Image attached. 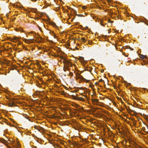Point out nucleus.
Listing matches in <instances>:
<instances>
[{"instance_id": "nucleus-21", "label": "nucleus", "mask_w": 148, "mask_h": 148, "mask_svg": "<svg viewBox=\"0 0 148 148\" xmlns=\"http://www.w3.org/2000/svg\"><path fill=\"white\" fill-rule=\"evenodd\" d=\"M113 22V21H111V23H112Z\"/></svg>"}, {"instance_id": "nucleus-20", "label": "nucleus", "mask_w": 148, "mask_h": 148, "mask_svg": "<svg viewBox=\"0 0 148 148\" xmlns=\"http://www.w3.org/2000/svg\"><path fill=\"white\" fill-rule=\"evenodd\" d=\"M83 96H84L85 97H86V95H83Z\"/></svg>"}, {"instance_id": "nucleus-10", "label": "nucleus", "mask_w": 148, "mask_h": 148, "mask_svg": "<svg viewBox=\"0 0 148 148\" xmlns=\"http://www.w3.org/2000/svg\"><path fill=\"white\" fill-rule=\"evenodd\" d=\"M63 69L64 71H66L67 70H69L68 67H67V66H64Z\"/></svg>"}, {"instance_id": "nucleus-15", "label": "nucleus", "mask_w": 148, "mask_h": 148, "mask_svg": "<svg viewBox=\"0 0 148 148\" xmlns=\"http://www.w3.org/2000/svg\"><path fill=\"white\" fill-rule=\"evenodd\" d=\"M88 44L89 45H91L92 44V42L91 41H88Z\"/></svg>"}, {"instance_id": "nucleus-8", "label": "nucleus", "mask_w": 148, "mask_h": 148, "mask_svg": "<svg viewBox=\"0 0 148 148\" xmlns=\"http://www.w3.org/2000/svg\"><path fill=\"white\" fill-rule=\"evenodd\" d=\"M3 140L4 142V141H6L7 142V143H12V140H9L8 139H7V140H5L4 139L3 140H2V141Z\"/></svg>"}, {"instance_id": "nucleus-22", "label": "nucleus", "mask_w": 148, "mask_h": 148, "mask_svg": "<svg viewBox=\"0 0 148 148\" xmlns=\"http://www.w3.org/2000/svg\"><path fill=\"white\" fill-rule=\"evenodd\" d=\"M75 92H77V90H75Z\"/></svg>"}, {"instance_id": "nucleus-3", "label": "nucleus", "mask_w": 148, "mask_h": 148, "mask_svg": "<svg viewBox=\"0 0 148 148\" xmlns=\"http://www.w3.org/2000/svg\"><path fill=\"white\" fill-rule=\"evenodd\" d=\"M93 103L97 105H99L100 102L99 101L98 99H93L91 100Z\"/></svg>"}, {"instance_id": "nucleus-11", "label": "nucleus", "mask_w": 148, "mask_h": 148, "mask_svg": "<svg viewBox=\"0 0 148 148\" xmlns=\"http://www.w3.org/2000/svg\"><path fill=\"white\" fill-rule=\"evenodd\" d=\"M81 40L82 41L84 42H86V39L84 37H82L81 38Z\"/></svg>"}, {"instance_id": "nucleus-7", "label": "nucleus", "mask_w": 148, "mask_h": 148, "mask_svg": "<svg viewBox=\"0 0 148 148\" xmlns=\"http://www.w3.org/2000/svg\"><path fill=\"white\" fill-rule=\"evenodd\" d=\"M80 61H81V62L82 63H83V64H85L84 62H85V61H84V58H83L80 57Z\"/></svg>"}, {"instance_id": "nucleus-5", "label": "nucleus", "mask_w": 148, "mask_h": 148, "mask_svg": "<svg viewBox=\"0 0 148 148\" xmlns=\"http://www.w3.org/2000/svg\"><path fill=\"white\" fill-rule=\"evenodd\" d=\"M75 99L77 100L83 101H84L85 100V99L84 98L82 97H76Z\"/></svg>"}, {"instance_id": "nucleus-18", "label": "nucleus", "mask_w": 148, "mask_h": 148, "mask_svg": "<svg viewBox=\"0 0 148 148\" xmlns=\"http://www.w3.org/2000/svg\"><path fill=\"white\" fill-rule=\"evenodd\" d=\"M80 89L82 90V88H79V90H78V91H79Z\"/></svg>"}, {"instance_id": "nucleus-16", "label": "nucleus", "mask_w": 148, "mask_h": 148, "mask_svg": "<svg viewBox=\"0 0 148 148\" xmlns=\"http://www.w3.org/2000/svg\"><path fill=\"white\" fill-rule=\"evenodd\" d=\"M53 37H54V38H56V35H54V36H53Z\"/></svg>"}, {"instance_id": "nucleus-12", "label": "nucleus", "mask_w": 148, "mask_h": 148, "mask_svg": "<svg viewBox=\"0 0 148 148\" xmlns=\"http://www.w3.org/2000/svg\"><path fill=\"white\" fill-rule=\"evenodd\" d=\"M140 58L143 59H144L145 58L146 56H144L141 55V56Z\"/></svg>"}, {"instance_id": "nucleus-17", "label": "nucleus", "mask_w": 148, "mask_h": 148, "mask_svg": "<svg viewBox=\"0 0 148 148\" xmlns=\"http://www.w3.org/2000/svg\"><path fill=\"white\" fill-rule=\"evenodd\" d=\"M36 10H34L33 11V12H34L36 13Z\"/></svg>"}, {"instance_id": "nucleus-13", "label": "nucleus", "mask_w": 148, "mask_h": 148, "mask_svg": "<svg viewBox=\"0 0 148 148\" xmlns=\"http://www.w3.org/2000/svg\"><path fill=\"white\" fill-rule=\"evenodd\" d=\"M73 73L72 72H70L69 74V75L70 76H73Z\"/></svg>"}, {"instance_id": "nucleus-4", "label": "nucleus", "mask_w": 148, "mask_h": 148, "mask_svg": "<svg viewBox=\"0 0 148 148\" xmlns=\"http://www.w3.org/2000/svg\"><path fill=\"white\" fill-rule=\"evenodd\" d=\"M19 38L18 37H14L12 38H11V41L13 42H16L17 41H19Z\"/></svg>"}, {"instance_id": "nucleus-2", "label": "nucleus", "mask_w": 148, "mask_h": 148, "mask_svg": "<svg viewBox=\"0 0 148 148\" xmlns=\"http://www.w3.org/2000/svg\"><path fill=\"white\" fill-rule=\"evenodd\" d=\"M22 40L25 43L28 44L34 42V38L32 39H26L25 38H23Z\"/></svg>"}, {"instance_id": "nucleus-23", "label": "nucleus", "mask_w": 148, "mask_h": 148, "mask_svg": "<svg viewBox=\"0 0 148 148\" xmlns=\"http://www.w3.org/2000/svg\"><path fill=\"white\" fill-rule=\"evenodd\" d=\"M83 93H82L81 94V95H83Z\"/></svg>"}, {"instance_id": "nucleus-6", "label": "nucleus", "mask_w": 148, "mask_h": 148, "mask_svg": "<svg viewBox=\"0 0 148 148\" xmlns=\"http://www.w3.org/2000/svg\"><path fill=\"white\" fill-rule=\"evenodd\" d=\"M28 34L30 35H33V38H34L36 37V33L34 32H31L28 33Z\"/></svg>"}, {"instance_id": "nucleus-19", "label": "nucleus", "mask_w": 148, "mask_h": 148, "mask_svg": "<svg viewBox=\"0 0 148 148\" xmlns=\"http://www.w3.org/2000/svg\"><path fill=\"white\" fill-rule=\"evenodd\" d=\"M108 22H110V21L109 20H108Z\"/></svg>"}, {"instance_id": "nucleus-1", "label": "nucleus", "mask_w": 148, "mask_h": 148, "mask_svg": "<svg viewBox=\"0 0 148 148\" xmlns=\"http://www.w3.org/2000/svg\"><path fill=\"white\" fill-rule=\"evenodd\" d=\"M62 62L64 64V66H67L68 67H69V66H71L72 65L71 63L66 59L63 60Z\"/></svg>"}, {"instance_id": "nucleus-14", "label": "nucleus", "mask_w": 148, "mask_h": 148, "mask_svg": "<svg viewBox=\"0 0 148 148\" xmlns=\"http://www.w3.org/2000/svg\"><path fill=\"white\" fill-rule=\"evenodd\" d=\"M82 8L83 9L85 10L86 9V7L85 6H82Z\"/></svg>"}, {"instance_id": "nucleus-9", "label": "nucleus", "mask_w": 148, "mask_h": 148, "mask_svg": "<svg viewBox=\"0 0 148 148\" xmlns=\"http://www.w3.org/2000/svg\"><path fill=\"white\" fill-rule=\"evenodd\" d=\"M103 19H101L100 20V24H101L104 26L105 24H106V23H105L104 24L103 23Z\"/></svg>"}]
</instances>
